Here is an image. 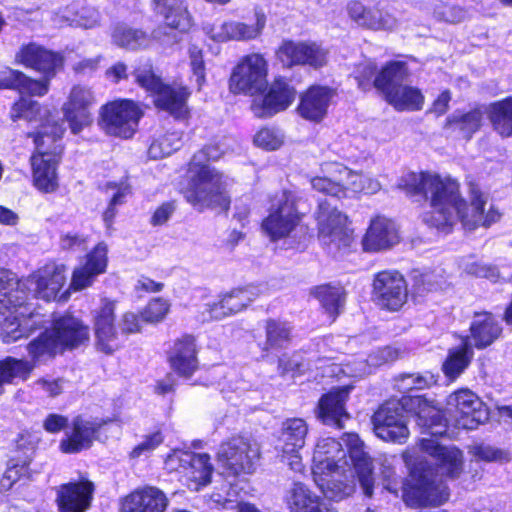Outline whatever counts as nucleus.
Wrapping results in <instances>:
<instances>
[{"instance_id": "nucleus-48", "label": "nucleus", "mask_w": 512, "mask_h": 512, "mask_svg": "<svg viewBox=\"0 0 512 512\" xmlns=\"http://www.w3.org/2000/svg\"><path fill=\"white\" fill-rule=\"evenodd\" d=\"M291 326L284 321L268 319L265 324L266 341L263 350L285 349L291 342Z\"/></svg>"}, {"instance_id": "nucleus-3", "label": "nucleus", "mask_w": 512, "mask_h": 512, "mask_svg": "<svg viewBox=\"0 0 512 512\" xmlns=\"http://www.w3.org/2000/svg\"><path fill=\"white\" fill-rule=\"evenodd\" d=\"M342 440L348 447L349 459L352 464V469H350L352 478L342 479L343 475L340 474V470L326 473L325 475H330V477L321 479V483L318 484L324 497L328 500L340 501L350 496L356 486L354 477L357 478L364 495L372 497L375 483L372 460L364 451L363 442L354 433L344 434ZM341 472L344 473L345 470L343 469Z\"/></svg>"}, {"instance_id": "nucleus-1", "label": "nucleus", "mask_w": 512, "mask_h": 512, "mask_svg": "<svg viewBox=\"0 0 512 512\" xmlns=\"http://www.w3.org/2000/svg\"><path fill=\"white\" fill-rule=\"evenodd\" d=\"M397 186L411 197L429 201L432 211L424 221L442 231L450 229L457 221L466 231H473L479 226L487 228L500 218L493 208L485 213L487 196L473 184L470 185L469 206L459 194L458 182L449 177L409 173L401 177Z\"/></svg>"}, {"instance_id": "nucleus-21", "label": "nucleus", "mask_w": 512, "mask_h": 512, "mask_svg": "<svg viewBox=\"0 0 512 512\" xmlns=\"http://www.w3.org/2000/svg\"><path fill=\"white\" fill-rule=\"evenodd\" d=\"M260 295V290L256 286H247L236 288L224 294L220 301L207 303L205 311L211 319L221 320L241 312L247 308Z\"/></svg>"}, {"instance_id": "nucleus-29", "label": "nucleus", "mask_w": 512, "mask_h": 512, "mask_svg": "<svg viewBox=\"0 0 512 512\" xmlns=\"http://www.w3.org/2000/svg\"><path fill=\"white\" fill-rule=\"evenodd\" d=\"M420 445L423 451L435 459L442 474L455 478L461 473L463 461L459 449L443 446L433 438H422Z\"/></svg>"}, {"instance_id": "nucleus-38", "label": "nucleus", "mask_w": 512, "mask_h": 512, "mask_svg": "<svg viewBox=\"0 0 512 512\" xmlns=\"http://www.w3.org/2000/svg\"><path fill=\"white\" fill-rule=\"evenodd\" d=\"M154 104L173 115L182 118L187 114V100L190 96L189 90L181 85H166L162 83L161 88L155 91Z\"/></svg>"}, {"instance_id": "nucleus-63", "label": "nucleus", "mask_w": 512, "mask_h": 512, "mask_svg": "<svg viewBox=\"0 0 512 512\" xmlns=\"http://www.w3.org/2000/svg\"><path fill=\"white\" fill-rule=\"evenodd\" d=\"M376 71L377 66L374 62L367 61L359 64L357 66L355 76L359 88L362 90L370 89L375 77L377 76Z\"/></svg>"}, {"instance_id": "nucleus-53", "label": "nucleus", "mask_w": 512, "mask_h": 512, "mask_svg": "<svg viewBox=\"0 0 512 512\" xmlns=\"http://www.w3.org/2000/svg\"><path fill=\"white\" fill-rule=\"evenodd\" d=\"M314 294L325 311L333 317L338 315L344 306L345 292L342 287L322 285L315 289Z\"/></svg>"}, {"instance_id": "nucleus-32", "label": "nucleus", "mask_w": 512, "mask_h": 512, "mask_svg": "<svg viewBox=\"0 0 512 512\" xmlns=\"http://www.w3.org/2000/svg\"><path fill=\"white\" fill-rule=\"evenodd\" d=\"M51 332L62 350L77 348L89 340L88 326L71 315L55 319Z\"/></svg>"}, {"instance_id": "nucleus-45", "label": "nucleus", "mask_w": 512, "mask_h": 512, "mask_svg": "<svg viewBox=\"0 0 512 512\" xmlns=\"http://www.w3.org/2000/svg\"><path fill=\"white\" fill-rule=\"evenodd\" d=\"M487 114L493 129L500 136H512V97L492 103Z\"/></svg>"}, {"instance_id": "nucleus-49", "label": "nucleus", "mask_w": 512, "mask_h": 512, "mask_svg": "<svg viewBox=\"0 0 512 512\" xmlns=\"http://www.w3.org/2000/svg\"><path fill=\"white\" fill-rule=\"evenodd\" d=\"M423 100V95L419 89L404 84L398 87L392 94L389 93V97L386 99L389 104L399 111L420 110Z\"/></svg>"}, {"instance_id": "nucleus-62", "label": "nucleus", "mask_w": 512, "mask_h": 512, "mask_svg": "<svg viewBox=\"0 0 512 512\" xmlns=\"http://www.w3.org/2000/svg\"><path fill=\"white\" fill-rule=\"evenodd\" d=\"M169 310L167 301L156 298L149 302L147 307L141 313L142 321L156 323L162 321Z\"/></svg>"}, {"instance_id": "nucleus-56", "label": "nucleus", "mask_w": 512, "mask_h": 512, "mask_svg": "<svg viewBox=\"0 0 512 512\" xmlns=\"http://www.w3.org/2000/svg\"><path fill=\"white\" fill-rule=\"evenodd\" d=\"M254 144L265 150H276L284 141V135L275 128L264 127L254 136Z\"/></svg>"}, {"instance_id": "nucleus-47", "label": "nucleus", "mask_w": 512, "mask_h": 512, "mask_svg": "<svg viewBox=\"0 0 512 512\" xmlns=\"http://www.w3.org/2000/svg\"><path fill=\"white\" fill-rule=\"evenodd\" d=\"M336 163L326 164L325 171L329 174L328 176H317L311 180L313 189L336 197L338 199L346 197V186L345 177L342 173L334 172L330 167Z\"/></svg>"}, {"instance_id": "nucleus-13", "label": "nucleus", "mask_w": 512, "mask_h": 512, "mask_svg": "<svg viewBox=\"0 0 512 512\" xmlns=\"http://www.w3.org/2000/svg\"><path fill=\"white\" fill-rule=\"evenodd\" d=\"M407 284L396 270H385L377 273L373 280V299L381 308L398 311L407 301Z\"/></svg>"}, {"instance_id": "nucleus-50", "label": "nucleus", "mask_w": 512, "mask_h": 512, "mask_svg": "<svg viewBox=\"0 0 512 512\" xmlns=\"http://www.w3.org/2000/svg\"><path fill=\"white\" fill-rule=\"evenodd\" d=\"M34 365L22 359H16L13 357H6L4 360L0 361V394L4 391V385L8 383H12L14 379H22L25 380L31 371L33 370Z\"/></svg>"}, {"instance_id": "nucleus-52", "label": "nucleus", "mask_w": 512, "mask_h": 512, "mask_svg": "<svg viewBox=\"0 0 512 512\" xmlns=\"http://www.w3.org/2000/svg\"><path fill=\"white\" fill-rule=\"evenodd\" d=\"M61 350L51 330L43 332L28 345L29 355L35 363L54 357V355Z\"/></svg>"}, {"instance_id": "nucleus-36", "label": "nucleus", "mask_w": 512, "mask_h": 512, "mask_svg": "<svg viewBox=\"0 0 512 512\" xmlns=\"http://www.w3.org/2000/svg\"><path fill=\"white\" fill-rule=\"evenodd\" d=\"M332 97V89L312 86L301 96L298 112L304 119L319 122L326 115Z\"/></svg>"}, {"instance_id": "nucleus-28", "label": "nucleus", "mask_w": 512, "mask_h": 512, "mask_svg": "<svg viewBox=\"0 0 512 512\" xmlns=\"http://www.w3.org/2000/svg\"><path fill=\"white\" fill-rule=\"evenodd\" d=\"M169 505L166 494L157 487L146 486L127 495L121 505L122 512H165Z\"/></svg>"}, {"instance_id": "nucleus-26", "label": "nucleus", "mask_w": 512, "mask_h": 512, "mask_svg": "<svg viewBox=\"0 0 512 512\" xmlns=\"http://www.w3.org/2000/svg\"><path fill=\"white\" fill-rule=\"evenodd\" d=\"M400 237L396 224L383 216H376L362 239L363 250L379 252L387 250L399 243Z\"/></svg>"}, {"instance_id": "nucleus-23", "label": "nucleus", "mask_w": 512, "mask_h": 512, "mask_svg": "<svg viewBox=\"0 0 512 512\" xmlns=\"http://www.w3.org/2000/svg\"><path fill=\"white\" fill-rule=\"evenodd\" d=\"M93 102L94 96L89 88L79 85L72 88L63 111L73 134L80 133L90 123L89 108Z\"/></svg>"}, {"instance_id": "nucleus-46", "label": "nucleus", "mask_w": 512, "mask_h": 512, "mask_svg": "<svg viewBox=\"0 0 512 512\" xmlns=\"http://www.w3.org/2000/svg\"><path fill=\"white\" fill-rule=\"evenodd\" d=\"M330 167L334 172L342 173L345 177L346 192L375 194L381 189L379 181L374 178L361 173H355L341 164L331 165Z\"/></svg>"}, {"instance_id": "nucleus-10", "label": "nucleus", "mask_w": 512, "mask_h": 512, "mask_svg": "<svg viewBox=\"0 0 512 512\" xmlns=\"http://www.w3.org/2000/svg\"><path fill=\"white\" fill-rule=\"evenodd\" d=\"M447 407L453 413L458 428L473 430L489 418L484 402L469 389H460L450 394Z\"/></svg>"}, {"instance_id": "nucleus-14", "label": "nucleus", "mask_w": 512, "mask_h": 512, "mask_svg": "<svg viewBox=\"0 0 512 512\" xmlns=\"http://www.w3.org/2000/svg\"><path fill=\"white\" fill-rule=\"evenodd\" d=\"M308 426L301 418H290L282 423L279 441L281 443L280 460L294 472H302L304 464L300 451L305 445Z\"/></svg>"}, {"instance_id": "nucleus-4", "label": "nucleus", "mask_w": 512, "mask_h": 512, "mask_svg": "<svg viewBox=\"0 0 512 512\" xmlns=\"http://www.w3.org/2000/svg\"><path fill=\"white\" fill-rule=\"evenodd\" d=\"M64 131L63 122L47 118L37 132L29 134L36 147V153L31 156L33 181L42 192L52 193L58 188L56 167L63 150L58 141Z\"/></svg>"}, {"instance_id": "nucleus-34", "label": "nucleus", "mask_w": 512, "mask_h": 512, "mask_svg": "<svg viewBox=\"0 0 512 512\" xmlns=\"http://www.w3.org/2000/svg\"><path fill=\"white\" fill-rule=\"evenodd\" d=\"M169 361L172 369L182 377H190L198 369L195 339L185 335L177 339L171 349Z\"/></svg>"}, {"instance_id": "nucleus-54", "label": "nucleus", "mask_w": 512, "mask_h": 512, "mask_svg": "<svg viewBox=\"0 0 512 512\" xmlns=\"http://www.w3.org/2000/svg\"><path fill=\"white\" fill-rule=\"evenodd\" d=\"M132 75L135 82L152 95L161 88L163 83L161 77L155 73L153 65L149 60L140 61L134 67Z\"/></svg>"}, {"instance_id": "nucleus-57", "label": "nucleus", "mask_w": 512, "mask_h": 512, "mask_svg": "<svg viewBox=\"0 0 512 512\" xmlns=\"http://www.w3.org/2000/svg\"><path fill=\"white\" fill-rule=\"evenodd\" d=\"M436 381L430 373L405 374L398 380V388L403 391L421 390L430 387Z\"/></svg>"}, {"instance_id": "nucleus-15", "label": "nucleus", "mask_w": 512, "mask_h": 512, "mask_svg": "<svg viewBox=\"0 0 512 512\" xmlns=\"http://www.w3.org/2000/svg\"><path fill=\"white\" fill-rule=\"evenodd\" d=\"M254 16V24L230 20L220 24H206L203 29L212 40L217 42L254 40L262 34L267 21L262 9H255Z\"/></svg>"}, {"instance_id": "nucleus-17", "label": "nucleus", "mask_w": 512, "mask_h": 512, "mask_svg": "<svg viewBox=\"0 0 512 512\" xmlns=\"http://www.w3.org/2000/svg\"><path fill=\"white\" fill-rule=\"evenodd\" d=\"M296 90L283 77L275 78L268 93L255 96L251 110L257 118H268L286 110L295 100Z\"/></svg>"}, {"instance_id": "nucleus-9", "label": "nucleus", "mask_w": 512, "mask_h": 512, "mask_svg": "<svg viewBox=\"0 0 512 512\" xmlns=\"http://www.w3.org/2000/svg\"><path fill=\"white\" fill-rule=\"evenodd\" d=\"M318 226L319 240L329 253L336 254L350 246L353 232L347 227V216L326 202L319 204Z\"/></svg>"}, {"instance_id": "nucleus-5", "label": "nucleus", "mask_w": 512, "mask_h": 512, "mask_svg": "<svg viewBox=\"0 0 512 512\" xmlns=\"http://www.w3.org/2000/svg\"><path fill=\"white\" fill-rule=\"evenodd\" d=\"M300 198L293 192L283 191L275 196L262 227L272 240L289 236L300 224L302 214L298 210Z\"/></svg>"}, {"instance_id": "nucleus-64", "label": "nucleus", "mask_w": 512, "mask_h": 512, "mask_svg": "<svg viewBox=\"0 0 512 512\" xmlns=\"http://www.w3.org/2000/svg\"><path fill=\"white\" fill-rule=\"evenodd\" d=\"M163 440L164 438L160 431L147 435L144 440L131 451L130 456L132 458H138L142 454L149 453L156 449Z\"/></svg>"}, {"instance_id": "nucleus-37", "label": "nucleus", "mask_w": 512, "mask_h": 512, "mask_svg": "<svg viewBox=\"0 0 512 512\" xmlns=\"http://www.w3.org/2000/svg\"><path fill=\"white\" fill-rule=\"evenodd\" d=\"M106 266L107 245L101 242L87 255L86 263L74 270L71 286L75 290L90 286L94 278L105 271Z\"/></svg>"}, {"instance_id": "nucleus-35", "label": "nucleus", "mask_w": 512, "mask_h": 512, "mask_svg": "<svg viewBox=\"0 0 512 512\" xmlns=\"http://www.w3.org/2000/svg\"><path fill=\"white\" fill-rule=\"evenodd\" d=\"M178 460L180 466L186 470L187 478L194 483V490L207 485L211 480L213 467L207 454H195L191 452L174 453L170 461Z\"/></svg>"}, {"instance_id": "nucleus-12", "label": "nucleus", "mask_w": 512, "mask_h": 512, "mask_svg": "<svg viewBox=\"0 0 512 512\" xmlns=\"http://www.w3.org/2000/svg\"><path fill=\"white\" fill-rule=\"evenodd\" d=\"M373 430L384 441L403 443L409 436L403 406L396 401L382 404L372 416Z\"/></svg>"}, {"instance_id": "nucleus-7", "label": "nucleus", "mask_w": 512, "mask_h": 512, "mask_svg": "<svg viewBox=\"0 0 512 512\" xmlns=\"http://www.w3.org/2000/svg\"><path fill=\"white\" fill-rule=\"evenodd\" d=\"M259 456L258 445L243 436H235L223 442L217 452L218 463L226 473L233 476L252 473Z\"/></svg>"}, {"instance_id": "nucleus-33", "label": "nucleus", "mask_w": 512, "mask_h": 512, "mask_svg": "<svg viewBox=\"0 0 512 512\" xmlns=\"http://www.w3.org/2000/svg\"><path fill=\"white\" fill-rule=\"evenodd\" d=\"M17 57L25 66L31 67L49 78H52L56 70L63 64L60 54L35 44L23 47Z\"/></svg>"}, {"instance_id": "nucleus-40", "label": "nucleus", "mask_w": 512, "mask_h": 512, "mask_svg": "<svg viewBox=\"0 0 512 512\" xmlns=\"http://www.w3.org/2000/svg\"><path fill=\"white\" fill-rule=\"evenodd\" d=\"M409 77L407 64L403 61H391L387 63L377 74L373 86L380 91L385 99L389 93H393Z\"/></svg>"}, {"instance_id": "nucleus-55", "label": "nucleus", "mask_w": 512, "mask_h": 512, "mask_svg": "<svg viewBox=\"0 0 512 512\" xmlns=\"http://www.w3.org/2000/svg\"><path fill=\"white\" fill-rule=\"evenodd\" d=\"M42 109L37 101L21 97L13 104L10 111L12 121L24 119L28 122L42 120Z\"/></svg>"}, {"instance_id": "nucleus-22", "label": "nucleus", "mask_w": 512, "mask_h": 512, "mask_svg": "<svg viewBox=\"0 0 512 512\" xmlns=\"http://www.w3.org/2000/svg\"><path fill=\"white\" fill-rule=\"evenodd\" d=\"M413 477H417L412 495L419 506L440 505L448 499L447 486L441 479L433 476L430 469L417 467L411 469Z\"/></svg>"}, {"instance_id": "nucleus-18", "label": "nucleus", "mask_w": 512, "mask_h": 512, "mask_svg": "<svg viewBox=\"0 0 512 512\" xmlns=\"http://www.w3.org/2000/svg\"><path fill=\"white\" fill-rule=\"evenodd\" d=\"M276 55L285 67L309 65L317 69L327 63V51L315 42L284 41Z\"/></svg>"}, {"instance_id": "nucleus-58", "label": "nucleus", "mask_w": 512, "mask_h": 512, "mask_svg": "<svg viewBox=\"0 0 512 512\" xmlns=\"http://www.w3.org/2000/svg\"><path fill=\"white\" fill-rule=\"evenodd\" d=\"M460 267L467 274L474 275L476 277H484L491 281H497L499 278V271L495 266L474 261L472 257L463 259L460 263Z\"/></svg>"}, {"instance_id": "nucleus-42", "label": "nucleus", "mask_w": 512, "mask_h": 512, "mask_svg": "<svg viewBox=\"0 0 512 512\" xmlns=\"http://www.w3.org/2000/svg\"><path fill=\"white\" fill-rule=\"evenodd\" d=\"M501 331L499 323L491 314H476L470 327V338L476 348L483 349L491 345L500 336Z\"/></svg>"}, {"instance_id": "nucleus-59", "label": "nucleus", "mask_w": 512, "mask_h": 512, "mask_svg": "<svg viewBox=\"0 0 512 512\" xmlns=\"http://www.w3.org/2000/svg\"><path fill=\"white\" fill-rule=\"evenodd\" d=\"M68 25L78 26L85 29H91L100 24V14L98 10L93 7H83L81 10L72 18L63 16Z\"/></svg>"}, {"instance_id": "nucleus-44", "label": "nucleus", "mask_w": 512, "mask_h": 512, "mask_svg": "<svg viewBox=\"0 0 512 512\" xmlns=\"http://www.w3.org/2000/svg\"><path fill=\"white\" fill-rule=\"evenodd\" d=\"M111 38L116 46L131 51L145 49L151 42V36L145 31L125 23H118L114 26Z\"/></svg>"}, {"instance_id": "nucleus-31", "label": "nucleus", "mask_w": 512, "mask_h": 512, "mask_svg": "<svg viewBox=\"0 0 512 512\" xmlns=\"http://www.w3.org/2000/svg\"><path fill=\"white\" fill-rule=\"evenodd\" d=\"M348 395L349 388L344 387L321 397L318 405V417L324 424L338 429L344 428V422L350 418L345 410Z\"/></svg>"}, {"instance_id": "nucleus-27", "label": "nucleus", "mask_w": 512, "mask_h": 512, "mask_svg": "<svg viewBox=\"0 0 512 512\" xmlns=\"http://www.w3.org/2000/svg\"><path fill=\"white\" fill-rule=\"evenodd\" d=\"M107 421L101 419H85L77 416L72 423V430L67 439L62 440L60 447L65 453H77L89 448L97 438V432Z\"/></svg>"}, {"instance_id": "nucleus-11", "label": "nucleus", "mask_w": 512, "mask_h": 512, "mask_svg": "<svg viewBox=\"0 0 512 512\" xmlns=\"http://www.w3.org/2000/svg\"><path fill=\"white\" fill-rule=\"evenodd\" d=\"M141 111L131 100H121L102 107L101 125L110 135L130 138L136 131Z\"/></svg>"}, {"instance_id": "nucleus-43", "label": "nucleus", "mask_w": 512, "mask_h": 512, "mask_svg": "<svg viewBox=\"0 0 512 512\" xmlns=\"http://www.w3.org/2000/svg\"><path fill=\"white\" fill-rule=\"evenodd\" d=\"M348 13L359 26L369 29H392L395 20L389 15H383L379 10L366 9L360 2H352L348 5Z\"/></svg>"}, {"instance_id": "nucleus-16", "label": "nucleus", "mask_w": 512, "mask_h": 512, "mask_svg": "<svg viewBox=\"0 0 512 512\" xmlns=\"http://www.w3.org/2000/svg\"><path fill=\"white\" fill-rule=\"evenodd\" d=\"M95 485L86 477L63 483L55 488L58 512H88L92 506Z\"/></svg>"}, {"instance_id": "nucleus-19", "label": "nucleus", "mask_w": 512, "mask_h": 512, "mask_svg": "<svg viewBox=\"0 0 512 512\" xmlns=\"http://www.w3.org/2000/svg\"><path fill=\"white\" fill-rule=\"evenodd\" d=\"M66 268L62 264L48 263L24 281V291L32 290L36 298L55 300L66 282Z\"/></svg>"}, {"instance_id": "nucleus-8", "label": "nucleus", "mask_w": 512, "mask_h": 512, "mask_svg": "<svg viewBox=\"0 0 512 512\" xmlns=\"http://www.w3.org/2000/svg\"><path fill=\"white\" fill-rule=\"evenodd\" d=\"M27 293L23 289L0 294V338L4 343H13L28 337L31 329L20 320L25 316Z\"/></svg>"}, {"instance_id": "nucleus-39", "label": "nucleus", "mask_w": 512, "mask_h": 512, "mask_svg": "<svg viewBox=\"0 0 512 512\" xmlns=\"http://www.w3.org/2000/svg\"><path fill=\"white\" fill-rule=\"evenodd\" d=\"M288 506L291 512H333L334 507L320 499L301 482H295L290 490Z\"/></svg>"}, {"instance_id": "nucleus-60", "label": "nucleus", "mask_w": 512, "mask_h": 512, "mask_svg": "<svg viewBox=\"0 0 512 512\" xmlns=\"http://www.w3.org/2000/svg\"><path fill=\"white\" fill-rule=\"evenodd\" d=\"M180 139L174 133L165 135L161 139L153 142L149 147V154L153 158L170 155L174 150L179 149Z\"/></svg>"}, {"instance_id": "nucleus-41", "label": "nucleus", "mask_w": 512, "mask_h": 512, "mask_svg": "<svg viewBox=\"0 0 512 512\" xmlns=\"http://www.w3.org/2000/svg\"><path fill=\"white\" fill-rule=\"evenodd\" d=\"M484 114L485 112L478 107L465 113L455 111L447 118L445 128L469 140L481 128Z\"/></svg>"}, {"instance_id": "nucleus-61", "label": "nucleus", "mask_w": 512, "mask_h": 512, "mask_svg": "<svg viewBox=\"0 0 512 512\" xmlns=\"http://www.w3.org/2000/svg\"><path fill=\"white\" fill-rule=\"evenodd\" d=\"M49 77L44 76L42 79L36 80L22 74L18 91L21 94H29L31 96H43L49 90Z\"/></svg>"}, {"instance_id": "nucleus-6", "label": "nucleus", "mask_w": 512, "mask_h": 512, "mask_svg": "<svg viewBox=\"0 0 512 512\" xmlns=\"http://www.w3.org/2000/svg\"><path fill=\"white\" fill-rule=\"evenodd\" d=\"M267 74L268 62L262 54L245 55L232 70L230 90L235 94H262L268 86Z\"/></svg>"}, {"instance_id": "nucleus-2", "label": "nucleus", "mask_w": 512, "mask_h": 512, "mask_svg": "<svg viewBox=\"0 0 512 512\" xmlns=\"http://www.w3.org/2000/svg\"><path fill=\"white\" fill-rule=\"evenodd\" d=\"M222 150L216 144H210L196 152L189 163V183L184 197L193 206L211 207L228 210L230 199L226 194L224 176L215 168L206 164L218 160Z\"/></svg>"}, {"instance_id": "nucleus-51", "label": "nucleus", "mask_w": 512, "mask_h": 512, "mask_svg": "<svg viewBox=\"0 0 512 512\" xmlns=\"http://www.w3.org/2000/svg\"><path fill=\"white\" fill-rule=\"evenodd\" d=\"M472 357V347L466 340L461 348L449 352L442 367L444 374L454 380L468 367Z\"/></svg>"}, {"instance_id": "nucleus-20", "label": "nucleus", "mask_w": 512, "mask_h": 512, "mask_svg": "<svg viewBox=\"0 0 512 512\" xmlns=\"http://www.w3.org/2000/svg\"><path fill=\"white\" fill-rule=\"evenodd\" d=\"M114 310L115 302L104 299L94 314L95 345L105 354H112L121 346L114 325Z\"/></svg>"}, {"instance_id": "nucleus-24", "label": "nucleus", "mask_w": 512, "mask_h": 512, "mask_svg": "<svg viewBox=\"0 0 512 512\" xmlns=\"http://www.w3.org/2000/svg\"><path fill=\"white\" fill-rule=\"evenodd\" d=\"M342 444L335 438H322L316 444L313 453V473L326 474L343 470L348 464Z\"/></svg>"}, {"instance_id": "nucleus-25", "label": "nucleus", "mask_w": 512, "mask_h": 512, "mask_svg": "<svg viewBox=\"0 0 512 512\" xmlns=\"http://www.w3.org/2000/svg\"><path fill=\"white\" fill-rule=\"evenodd\" d=\"M153 10L164 19L165 26L153 31V37L159 39L166 27L187 32L193 25L192 16L185 0H153Z\"/></svg>"}, {"instance_id": "nucleus-30", "label": "nucleus", "mask_w": 512, "mask_h": 512, "mask_svg": "<svg viewBox=\"0 0 512 512\" xmlns=\"http://www.w3.org/2000/svg\"><path fill=\"white\" fill-rule=\"evenodd\" d=\"M411 401L414 406H417V423L425 429L423 433L432 437L447 433V420L437 407L438 403L435 400L422 395L413 397Z\"/></svg>"}]
</instances>
